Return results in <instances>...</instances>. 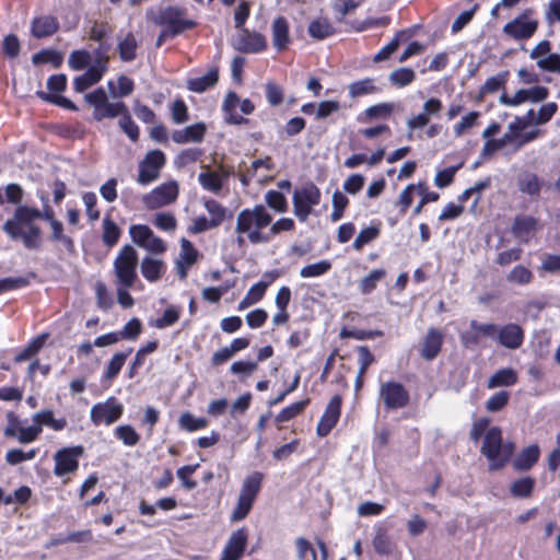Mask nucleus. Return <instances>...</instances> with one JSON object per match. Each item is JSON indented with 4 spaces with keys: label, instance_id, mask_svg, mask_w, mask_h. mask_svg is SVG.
<instances>
[{
    "label": "nucleus",
    "instance_id": "35",
    "mask_svg": "<svg viewBox=\"0 0 560 560\" xmlns=\"http://www.w3.org/2000/svg\"><path fill=\"white\" fill-rule=\"evenodd\" d=\"M307 32L312 38L323 40L332 36L336 33V30L328 19L318 18L308 24Z\"/></svg>",
    "mask_w": 560,
    "mask_h": 560
},
{
    "label": "nucleus",
    "instance_id": "30",
    "mask_svg": "<svg viewBox=\"0 0 560 560\" xmlns=\"http://www.w3.org/2000/svg\"><path fill=\"white\" fill-rule=\"evenodd\" d=\"M372 545L376 553L387 557L392 556L397 548L387 529L383 526L375 527Z\"/></svg>",
    "mask_w": 560,
    "mask_h": 560
},
{
    "label": "nucleus",
    "instance_id": "53",
    "mask_svg": "<svg viewBox=\"0 0 560 560\" xmlns=\"http://www.w3.org/2000/svg\"><path fill=\"white\" fill-rule=\"evenodd\" d=\"M480 113L472 110L469 112L467 115L462 117L460 121H458L454 126V133L456 137H462L467 130L475 127L479 122Z\"/></svg>",
    "mask_w": 560,
    "mask_h": 560
},
{
    "label": "nucleus",
    "instance_id": "9",
    "mask_svg": "<svg viewBox=\"0 0 560 560\" xmlns=\"http://www.w3.org/2000/svg\"><path fill=\"white\" fill-rule=\"evenodd\" d=\"M108 59V56L97 49L94 54L92 65H90L84 73L74 78V90L79 93H82L90 86L100 82L104 73L107 71Z\"/></svg>",
    "mask_w": 560,
    "mask_h": 560
},
{
    "label": "nucleus",
    "instance_id": "8",
    "mask_svg": "<svg viewBox=\"0 0 560 560\" xmlns=\"http://www.w3.org/2000/svg\"><path fill=\"white\" fill-rule=\"evenodd\" d=\"M320 190L313 183H306L301 188L295 189L292 197L293 213L301 221H307L313 207L320 202Z\"/></svg>",
    "mask_w": 560,
    "mask_h": 560
},
{
    "label": "nucleus",
    "instance_id": "24",
    "mask_svg": "<svg viewBox=\"0 0 560 560\" xmlns=\"http://www.w3.org/2000/svg\"><path fill=\"white\" fill-rule=\"evenodd\" d=\"M497 340L508 349H518L524 341V330L517 324H506L499 327Z\"/></svg>",
    "mask_w": 560,
    "mask_h": 560
},
{
    "label": "nucleus",
    "instance_id": "52",
    "mask_svg": "<svg viewBox=\"0 0 560 560\" xmlns=\"http://www.w3.org/2000/svg\"><path fill=\"white\" fill-rule=\"evenodd\" d=\"M331 268V264L328 260H320L315 264L307 265L300 270L302 278H315L327 273Z\"/></svg>",
    "mask_w": 560,
    "mask_h": 560
},
{
    "label": "nucleus",
    "instance_id": "31",
    "mask_svg": "<svg viewBox=\"0 0 560 560\" xmlns=\"http://www.w3.org/2000/svg\"><path fill=\"white\" fill-rule=\"evenodd\" d=\"M381 88L373 78H365L349 84L348 91L351 98H359L381 92Z\"/></svg>",
    "mask_w": 560,
    "mask_h": 560
},
{
    "label": "nucleus",
    "instance_id": "33",
    "mask_svg": "<svg viewBox=\"0 0 560 560\" xmlns=\"http://www.w3.org/2000/svg\"><path fill=\"white\" fill-rule=\"evenodd\" d=\"M198 182L205 190L220 194L223 187V176L218 171H211L208 166L198 175Z\"/></svg>",
    "mask_w": 560,
    "mask_h": 560
},
{
    "label": "nucleus",
    "instance_id": "3",
    "mask_svg": "<svg viewBox=\"0 0 560 560\" xmlns=\"http://www.w3.org/2000/svg\"><path fill=\"white\" fill-rule=\"evenodd\" d=\"M88 104L93 107V118L101 121L106 118L120 117L118 124L122 131L132 140L139 138V128L135 124L127 105L124 102H109L103 88L88 93L84 96Z\"/></svg>",
    "mask_w": 560,
    "mask_h": 560
},
{
    "label": "nucleus",
    "instance_id": "19",
    "mask_svg": "<svg viewBox=\"0 0 560 560\" xmlns=\"http://www.w3.org/2000/svg\"><path fill=\"white\" fill-rule=\"evenodd\" d=\"M83 454L82 446L67 447L59 450L55 454V468L54 474L56 476H63L69 472H73L79 467L78 458Z\"/></svg>",
    "mask_w": 560,
    "mask_h": 560
},
{
    "label": "nucleus",
    "instance_id": "16",
    "mask_svg": "<svg viewBox=\"0 0 560 560\" xmlns=\"http://www.w3.org/2000/svg\"><path fill=\"white\" fill-rule=\"evenodd\" d=\"M129 234L132 241L140 247L154 254H162L166 250V245L147 225H131Z\"/></svg>",
    "mask_w": 560,
    "mask_h": 560
},
{
    "label": "nucleus",
    "instance_id": "32",
    "mask_svg": "<svg viewBox=\"0 0 560 560\" xmlns=\"http://www.w3.org/2000/svg\"><path fill=\"white\" fill-rule=\"evenodd\" d=\"M219 80V72L217 68L210 69L201 77L191 78L187 80V89L196 93H202L208 89L214 86Z\"/></svg>",
    "mask_w": 560,
    "mask_h": 560
},
{
    "label": "nucleus",
    "instance_id": "21",
    "mask_svg": "<svg viewBox=\"0 0 560 560\" xmlns=\"http://www.w3.org/2000/svg\"><path fill=\"white\" fill-rule=\"evenodd\" d=\"M340 409L341 397L339 395H335L328 402L317 424L316 432L318 436L324 438L329 434L339 420Z\"/></svg>",
    "mask_w": 560,
    "mask_h": 560
},
{
    "label": "nucleus",
    "instance_id": "49",
    "mask_svg": "<svg viewBox=\"0 0 560 560\" xmlns=\"http://www.w3.org/2000/svg\"><path fill=\"white\" fill-rule=\"evenodd\" d=\"M310 404V399H303L300 401H295L291 404L290 406L283 408L276 417L277 422H287L298 415H300L306 406Z\"/></svg>",
    "mask_w": 560,
    "mask_h": 560
},
{
    "label": "nucleus",
    "instance_id": "63",
    "mask_svg": "<svg viewBox=\"0 0 560 560\" xmlns=\"http://www.w3.org/2000/svg\"><path fill=\"white\" fill-rule=\"evenodd\" d=\"M510 399V395L508 392L501 390L493 396H491L486 402V409L489 412H497L503 409Z\"/></svg>",
    "mask_w": 560,
    "mask_h": 560
},
{
    "label": "nucleus",
    "instance_id": "47",
    "mask_svg": "<svg viewBox=\"0 0 560 560\" xmlns=\"http://www.w3.org/2000/svg\"><path fill=\"white\" fill-rule=\"evenodd\" d=\"M107 86H108L110 94L114 97H126V96L130 95L135 89L133 81L126 75L118 77V79H117L118 90L117 91L115 90L113 81H108Z\"/></svg>",
    "mask_w": 560,
    "mask_h": 560
},
{
    "label": "nucleus",
    "instance_id": "25",
    "mask_svg": "<svg viewBox=\"0 0 560 560\" xmlns=\"http://www.w3.org/2000/svg\"><path fill=\"white\" fill-rule=\"evenodd\" d=\"M271 38L272 46L277 51H284L288 49L290 37V25L284 16H277L271 24Z\"/></svg>",
    "mask_w": 560,
    "mask_h": 560
},
{
    "label": "nucleus",
    "instance_id": "37",
    "mask_svg": "<svg viewBox=\"0 0 560 560\" xmlns=\"http://www.w3.org/2000/svg\"><path fill=\"white\" fill-rule=\"evenodd\" d=\"M58 30V22L54 16L45 15L35 19L32 24V32L34 36L47 37L52 35Z\"/></svg>",
    "mask_w": 560,
    "mask_h": 560
},
{
    "label": "nucleus",
    "instance_id": "56",
    "mask_svg": "<svg viewBox=\"0 0 560 560\" xmlns=\"http://www.w3.org/2000/svg\"><path fill=\"white\" fill-rule=\"evenodd\" d=\"M265 201L275 211L282 213L287 211V199L280 191L269 190L265 195Z\"/></svg>",
    "mask_w": 560,
    "mask_h": 560
},
{
    "label": "nucleus",
    "instance_id": "17",
    "mask_svg": "<svg viewBox=\"0 0 560 560\" xmlns=\"http://www.w3.org/2000/svg\"><path fill=\"white\" fill-rule=\"evenodd\" d=\"M45 221L49 224L51 233L50 242L60 245L67 253H73L75 245L73 238L65 233L63 223L55 215L54 209L49 205H45Z\"/></svg>",
    "mask_w": 560,
    "mask_h": 560
},
{
    "label": "nucleus",
    "instance_id": "7",
    "mask_svg": "<svg viewBox=\"0 0 560 560\" xmlns=\"http://www.w3.org/2000/svg\"><path fill=\"white\" fill-rule=\"evenodd\" d=\"M186 15L185 9L170 5L162 8L153 19V22L166 28L168 33H171V37H175L195 27V21L188 19Z\"/></svg>",
    "mask_w": 560,
    "mask_h": 560
},
{
    "label": "nucleus",
    "instance_id": "61",
    "mask_svg": "<svg viewBox=\"0 0 560 560\" xmlns=\"http://www.w3.org/2000/svg\"><path fill=\"white\" fill-rule=\"evenodd\" d=\"M296 556L298 560H318L317 555L311 542L303 538L299 537L295 540Z\"/></svg>",
    "mask_w": 560,
    "mask_h": 560
},
{
    "label": "nucleus",
    "instance_id": "45",
    "mask_svg": "<svg viewBox=\"0 0 560 560\" xmlns=\"http://www.w3.org/2000/svg\"><path fill=\"white\" fill-rule=\"evenodd\" d=\"M121 231L118 225L109 218L103 220V235L102 240L108 247L115 246L120 237Z\"/></svg>",
    "mask_w": 560,
    "mask_h": 560
},
{
    "label": "nucleus",
    "instance_id": "50",
    "mask_svg": "<svg viewBox=\"0 0 560 560\" xmlns=\"http://www.w3.org/2000/svg\"><path fill=\"white\" fill-rule=\"evenodd\" d=\"M508 78H509L508 71H502V72L498 73L497 75L488 78L487 81L485 82V84L480 88V93L482 95H486V94H491V93L499 91L500 89L504 88V85L508 81Z\"/></svg>",
    "mask_w": 560,
    "mask_h": 560
},
{
    "label": "nucleus",
    "instance_id": "1",
    "mask_svg": "<svg viewBox=\"0 0 560 560\" xmlns=\"http://www.w3.org/2000/svg\"><path fill=\"white\" fill-rule=\"evenodd\" d=\"M45 206L42 209L19 205L13 217L5 221L3 231L13 241H21L23 246L30 250H38L43 244V231L37 219L45 221Z\"/></svg>",
    "mask_w": 560,
    "mask_h": 560
},
{
    "label": "nucleus",
    "instance_id": "2",
    "mask_svg": "<svg viewBox=\"0 0 560 560\" xmlns=\"http://www.w3.org/2000/svg\"><path fill=\"white\" fill-rule=\"evenodd\" d=\"M272 222V214L262 205L253 208H245L236 215L235 233L238 246H244L248 241L250 244H267L270 242L269 225Z\"/></svg>",
    "mask_w": 560,
    "mask_h": 560
},
{
    "label": "nucleus",
    "instance_id": "54",
    "mask_svg": "<svg viewBox=\"0 0 560 560\" xmlns=\"http://www.w3.org/2000/svg\"><path fill=\"white\" fill-rule=\"evenodd\" d=\"M179 308L176 306H170L163 312L162 316L153 323V326L159 329L173 326L179 319Z\"/></svg>",
    "mask_w": 560,
    "mask_h": 560
},
{
    "label": "nucleus",
    "instance_id": "10",
    "mask_svg": "<svg viewBox=\"0 0 560 560\" xmlns=\"http://www.w3.org/2000/svg\"><path fill=\"white\" fill-rule=\"evenodd\" d=\"M378 396L387 410L405 408L410 400V396L406 387L401 383L395 381L381 383Z\"/></svg>",
    "mask_w": 560,
    "mask_h": 560
},
{
    "label": "nucleus",
    "instance_id": "48",
    "mask_svg": "<svg viewBox=\"0 0 560 560\" xmlns=\"http://www.w3.org/2000/svg\"><path fill=\"white\" fill-rule=\"evenodd\" d=\"M533 279V272L522 265L515 266L506 276L509 282L520 285H526L530 283Z\"/></svg>",
    "mask_w": 560,
    "mask_h": 560
},
{
    "label": "nucleus",
    "instance_id": "43",
    "mask_svg": "<svg viewBox=\"0 0 560 560\" xmlns=\"http://www.w3.org/2000/svg\"><path fill=\"white\" fill-rule=\"evenodd\" d=\"M513 141V135L510 132H505L503 137L500 139H490L487 140L481 149L480 156L481 159H489L493 155L494 152L504 148L508 143Z\"/></svg>",
    "mask_w": 560,
    "mask_h": 560
},
{
    "label": "nucleus",
    "instance_id": "39",
    "mask_svg": "<svg viewBox=\"0 0 560 560\" xmlns=\"http://www.w3.org/2000/svg\"><path fill=\"white\" fill-rule=\"evenodd\" d=\"M517 186L523 194L537 196L540 192L542 183L536 174L526 172L520 176Z\"/></svg>",
    "mask_w": 560,
    "mask_h": 560
},
{
    "label": "nucleus",
    "instance_id": "4",
    "mask_svg": "<svg viewBox=\"0 0 560 560\" xmlns=\"http://www.w3.org/2000/svg\"><path fill=\"white\" fill-rule=\"evenodd\" d=\"M515 446L511 442L503 443L502 431L498 427L490 428L483 438L481 453L489 460V469L502 468L512 457Z\"/></svg>",
    "mask_w": 560,
    "mask_h": 560
},
{
    "label": "nucleus",
    "instance_id": "51",
    "mask_svg": "<svg viewBox=\"0 0 560 560\" xmlns=\"http://www.w3.org/2000/svg\"><path fill=\"white\" fill-rule=\"evenodd\" d=\"M92 55L86 50H74L70 54L68 65L73 70H82L93 62Z\"/></svg>",
    "mask_w": 560,
    "mask_h": 560
},
{
    "label": "nucleus",
    "instance_id": "6",
    "mask_svg": "<svg viewBox=\"0 0 560 560\" xmlns=\"http://www.w3.org/2000/svg\"><path fill=\"white\" fill-rule=\"evenodd\" d=\"M138 253L131 245H125L114 259V273L119 285L131 288L138 276Z\"/></svg>",
    "mask_w": 560,
    "mask_h": 560
},
{
    "label": "nucleus",
    "instance_id": "59",
    "mask_svg": "<svg viewBox=\"0 0 560 560\" xmlns=\"http://www.w3.org/2000/svg\"><path fill=\"white\" fill-rule=\"evenodd\" d=\"M258 368L257 362L240 360L231 364L230 372L242 378L250 376Z\"/></svg>",
    "mask_w": 560,
    "mask_h": 560
},
{
    "label": "nucleus",
    "instance_id": "14",
    "mask_svg": "<svg viewBox=\"0 0 560 560\" xmlns=\"http://www.w3.org/2000/svg\"><path fill=\"white\" fill-rule=\"evenodd\" d=\"M549 90L542 85H535L529 89H520L513 95L505 92L501 94L499 102L504 106L516 107L523 103H540L548 98Z\"/></svg>",
    "mask_w": 560,
    "mask_h": 560
},
{
    "label": "nucleus",
    "instance_id": "29",
    "mask_svg": "<svg viewBox=\"0 0 560 560\" xmlns=\"http://www.w3.org/2000/svg\"><path fill=\"white\" fill-rule=\"evenodd\" d=\"M443 343V334L436 328H430L422 343L421 355L425 360H433L439 354Z\"/></svg>",
    "mask_w": 560,
    "mask_h": 560
},
{
    "label": "nucleus",
    "instance_id": "28",
    "mask_svg": "<svg viewBox=\"0 0 560 560\" xmlns=\"http://www.w3.org/2000/svg\"><path fill=\"white\" fill-rule=\"evenodd\" d=\"M140 270L147 281L156 282L165 273L166 265L162 259L147 256L141 260Z\"/></svg>",
    "mask_w": 560,
    "mask_h": 560
},
{
    "label": "nucleus",
    "instance_id": "34",
    "mask_svg": "<svg viewBox=\"0 0 560 560\" xmlns=\"http://www.w3.org/2000/svg\"><path fill=\"white\" fill-rule=\"evenodd\" d=\"M394 104L380 103L368 107L363 113L359 114L358 121L369 122L375 119L388 118L394 112Z\"/></svg>",
    "mask_w": 560,
    "mask_h": 560
},
{
    "label": "nucleus",
    "instance_id": "13",
    "mask_svg": "<svg viewBox=\"0 0 560 560\" xmlns=\"http://www.w3.org/2000/svg\"><path fill=\"white\" fill-rule=\"evenodd\" d=\"M530 14L532 10H525L503 26V33L515 40L530 38L538 28V21L528 19Z\"/></svg>",
    "mask_w": 560,
    "mask_h": 560
},
{
    "label": "nucleus",
    "instance_id": "57",
    "mask_svg": "<svg viewBox=\"0 0 560 560\" xmlns=\"http://www.w3.org/2000/svg\"><path fill=\"white\" fill-rule=\"evenodd\" d=\"M385 271L383 269H374L360 282V290L362 293L368 294L372 292L377 283L384 278Z\"/></svg>",
    "mask_w": 560,
    "mask_h": 560
},
{
    "label": "nucleus",
    "instance_id": "55",
    "mask_svg": "<svg viewBox=\"0 0 560 560\" xmlns=\"http://www.w3.org/2000/svg\"><path fill=\"white\" fill-rule=\"evenodd\" d=\"M208 424V421L205 418H197L190 412H185L179 418V425L180 428L185 429L186 431L194 432L200 429L206 428Z\"/></svg>",
    "mask_w": 560,
    "mask_h": 560
},
{
    "label": "nucleus",
    "instance_id": "42",
    "mask_svg": "<svg viewBox=\"0 0 560 560\" xmlns=\"http://www.w3.org/2000/svg\"><path fill=\"white\" fill-rule=\"evenodd\" d=\"M33 422L40 428L47 425L56 431L63 430L67 425V420L65 418L55 419L51 410H43L35 413L33 416Z\"/></svg>",
    "mask_w": 560,
    "mask_h": 560
},
{
    "label": "nucleus",
    "instance_id": "11",
    "mask_svg": "<svg viewBox=\"0 0 560 560\" xmlns=\"http://www.w3.org/2000/svg\"><path fill=\"white\" fill-rule=\"evenodd\" d=\"M165 154L160 150L149 151L139 163L137 183L147 186L160 177L161 170L165 165Z\"/></svg>",
    "mask_w": 560,
    "mask_h": 560
},
{
    "label": "nucleus",
    "instance_id": "46",
    "mask_svg": "<svg viewBox=\"0 0 560 560\" xmlns=\"http://www.w3.org/2000/svg\"><path fill=\"white\" fill-rule=\"evenodd\" d=\"M203 206L210 215V223H212L214 228L221 225L225 220L226 209L221 203L213 199L205 200Z\"/></svg>",
    "mask_w": 560,
    "mask_h": 560
},
{
    "label": "nucleus",
    "instance_id": "20",
    "mask_svg": "<svg viewBox=\"0 0 560 560\" xmlns=\"http://www.w3.org/2000/svg\"><path fill=\"white\" fill-rule=\"evenodd\" d=\"M235 48L248 54L261 52L267 48V40L260 33L242 28L236 37Z\"/></svg>",
    "mask_w": 560,
    "mask_h": 560
},
{
    "label": "nucleus",
    "instance_id": "44",
    "mask_svg": "<svg viewBox=\"0 0 560 560\" xmlns=\"http://www.w3.org/2000/svg\"><path fill=\"white\" fill-rule=\"evenodd\" d=\"M534 487V478L523 477L512 482L510 492L514 498H528L532 495Z\"/></svg>",
    "mask_w": 560,
    "mask_h": 560
},
{
    "label": "nucleus",
    "instance_id": "64",
    "mask_svg": "<svg viewBox=\"0 0 560 560\" xmlns=\"http://www.w3.org/2000/svg\"><path fill=\"white\" fill-rule=\"evenodd\" d=\"M539 69L548 72L560 74V55L557 52L549 54V56L541 58L537 61Z\"/></svg>",
    "mask_w": 560,
    "mask_h": 560
},
{
    "label": "nucleus",
    "instance_id": "18",
    "mask_svg": "<svg viewBox=\"0 0 560 560\" xmlns=\"http://www.w3.org/2000/svg\"><path fill=\"white\" fill-rule=\"evenodd\" d=\"M443 108V104L439 98H429L424 102L421 113L410 117L406 125L408 128L407 138L409 140L413 137V131L424 128L431 116H438Z\"/></svg>",
    "mask_w": 560,
    "mask_h": 560
},
{
    "label": "nucleus",
    "instance_id": "62",
    "mask_svg": "<svg viewBox=\"0 0 560 560\" xmlns=\"http://www.w3.org/2000/svg\"><path fill=\"white\" fill-rule=\"evenodd\" d=\"M380 234V229L376 226H369L363 229L353 242V248L361 250L364 245L374 241Z\"/></svg>",
    "mask_w": 560,
    "mask_h": 560
},
{
    "label": "nucleus",
    "instance_id": "12",
    "mask_svg": "<svg viewBox=\"0 0 560 560\" xmlns=\"http://www.w3.org/2000/svg\"><path fill=\"white\" fill-rule=\"evenodd\" d=\"M179 192L176 180H170L155 187L142 197L143 206L149 210H155L171 205L177 199Z\"/></svg>",
    "mask_w": 560,
    "mask_h": 560
},
{
    "label": "nucleus",
    "instance_id": "23",
    "mask_svg": "<svg viewBox=\"0 0 560 560\" xmlns=\"http://www.w3.org/2000/svg\"><path fill=\"white\" fill-rule=\"evenodd\" d=\"M199 253L192 243L186 238L180 241V250L176 259L177 276L184 280L188 275L189 268L198 260Z\"/></svg>",
    "mask_w": 560,
    "mask_h": 560
},
{
    "label": "nucleus",
    "instance_id": "58",
    "mask_svg": "<svg viewBox=\"0 0 560 560\" xmlns=\"http://www.w3.org/2000/svg\"><path fill=\"white\" fill-rule=\"evenodd\" d=\"M115 434L127 446H135L140 440L136 430L128 424L117 427Z\"/></svg>",
    "mask_w": 560,
    "mask_h": 560
},
{
    "label": "nucleus",
    "instance_id": "26",
    "mask_svg": "<svg viewBox=\"0 0 560 560\" xmlns=\"http://www.w3.org/2000/svg\"><path fill=\"white\" fill-rule=\"evenodd\" d=\"M537 220L529 215H517L512 224V233L522 243H528L537 230Z\"/></svg>",
    "mask_w": 560,
    "mask_h": 560
},
{
    "label": "nucleus",
    "instance_id": "40",
    "mask_svg": "<svg viewBox=\"0 0 560 560\" xmlns=\"http://www.w3.org/2000/svg\"><path fill=\"white\" fill-rule=\"evenodd\" d=\"M131 352L132 349L128 348L126 351L115 353L108 362L103 377L107 381L114 380L119 374L121 368L124 366L127 358Z\"/></svg>",
    "mask_w": 560,
    "mask_h": 560
},
{
    "label": "nucleus",
    "instance_id": "27",
    "mask_svg": "<svg viewBox=\"0 0 560 560\" xmlns=\"http://www.w3.org/2000/svg\"><path fill=\"white\" fill-rule=\"evenodd\" d=\"M206 130V125L203 122H197L184 129L175 130L172 133V140L178 144L189 142L199 143L203 140Z\"/></svg>",
    "mask_w": 560,
    "mask_h": 560
},
{
    "label": "nucleus",
    "instance_id": "41",
    "mask_svg": "<svg viewBox=\"0 0 560 560\" xmlns=\"http://www.w3.org/2000/svg\"><path fill=\"white\" fill-rule=\"evenodd\" d=\"M138 42L132 33L118 40L119 57L122 61H132L137 57Z\"/></svg>",
    "mask_w": 560,
    "mask_h": 560
},
{
    "label": "nucleus",
    "instance_id": "60",
    "mask_svg": "<svg viewBox=\"0 0 560 560\" xmlns=\"http://www.w3.org/2000/svg\"><path fill=\"white\" fill-rule=\"evenodd\" d=\"M415 78V71L410 68H399L389 75L390 82L400 88L410 84Z\"/></svg>",
    "mask_w": 560,
    "mask_h": 560
},
{
    "label": "nucleus",
    "instance_id": "38",
    "mask_svg": "<svg viewBox=\"0 0 560 560\" xmlns=\"http://www.w3.org/2000/svg\"><path fill=\"white\" fill-rule=\"evenodd\" d=\"M539 454L540 451L537 445L527 446L517 455L513 465L518 470L529 469L537 463Z\"/></svg>",
    "mask_w": 560,
    "mask_h": 560
},
{
    "label": "nucleus",
    "instance_id": "36",
    "mask_svg": "<svg viewBox=\"0 0 560 560\" xmlns=\"http://www.w3.org/2000/svg\"><path fill=\"white\" fill-rule=\"evenodd\" d=\"M517 373L511 369L505 368L498 370L489 380L487 383V387L489 389H493L497 387L502 386H513L517 383Z\"/></svg>",
    "mask_w": 560,
    "mask_h": 560
},
{
    "label": "nucleus",
    "instance_id": "22",
    "mask_svg": "<svg viewBox=\"0 0 560 560\" xmlns=\"http://www.w3.org/2000/svg\"><path fill=\"white\" fill-rule=\"evenodd\" d=\"M248 539V532L245 527L233 532L229 537L220 560H240L244 555Z\"/></svg>",
    "mask_w": 560,
    "mask_h": 560
},
{
    "label": "nucleus",
    "instance_id": "15",
    "mask_svg": "<svg viewBox=\"0 0 560 560\" xmlns=\"http://www.w3.org/2000/svg\"><path fill=\"white\" fill-rule=\"evenodd\" d=\"M122 411V405L115 397H109L104 402L95 404L91 409L90 416L95 425L102 423L109 425L121 417Z\"/></svg>",
    "mask_w": 560,
    "mask_h": 560
},
{
    "label": "nucleus",
    "instance_id": "5",
    "mask_svg": "<svg viewBox=\"0 0 560 560\" xmlns=\"http://www.w3.org/2000/svg\"><path fill=\"white\" fill-rule=\"evenodd\" d=\"M262 477L261 472L254 471L244 479L238 494L237 504L230 516L232 522L242 521L248 515L254 501L260 491Z\"/></svg>",
    "mask_w": 560,
    "mask_h": 560
}]
</instances>
